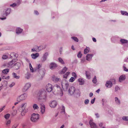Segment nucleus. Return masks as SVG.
Instances as JSON below:
<instances>
[{
	"label": "nucleus",
	"instance_id": "obj_1",
	"mask_svg": "<svg viewBox=\"0 0 128 128\" xmlns=\"http://www.w3.org/2000/svg\"><path fill=\"white\" fill-rule=\"evenodd\" d=\"M37 96L39 101L43 102L46 101L47 95L46 92L44 90H39L37 94Z\"/></svg>",
	"mask_w": 128,
	"mask_h": 128
},
{
	"label": "nucleus",
	"instance_id": "obj_2",
	"mask_svg": "<svg viewBox=\"0 0 128 128\" xmlns=\"http://www.w3.org/2000/svg\"><path fill=\"white\" fill-rule=\"evenodd\" d=\"M53 93L55 94H59L60 95L62 96H63V91L60 86L57 84L55 85L52 89Z\"/></svg>",
	"mask_w": 128,
	"mask_h": 128
},
{
	"label": "nucleus",
	"instance_id": "obj_3",
	"mask_svg": "<svg viewBox=\"0 0 128 128\" xmlns=\"http://www.w3.org/2000/svg\"><path fill=\"white\" fill-rule=\"evenodd\" d=\"M62 87L64 90L67 91L69 87L68 83L65 80L62 81L61 82Z\"/></svg>",
	"mask_w": 128,
	"mask_h": 128
},
{
	"label": "nucleus",
	"instance_id": "obj_4",
	"mask_svg": "<svg viewBox=\"0 0 128 128\" xmlns=\"http://www.w3.org/2000/svg\"><path fill=\"white\" fill-rule=\"evenodd\" d=\"M39 118V115L38 114L34 113L32 114L30 119L32 122H35L38 120Z\"/></svg>",
	"mask_w": 128,
	"mask_h": 128
},
{
	"label": "nucleus",
	"instance_id": "obj_5",
	"mask_svg": "<svg viewBox=\"0 0 128 128\" xmlns=\"http://www.w3.org/2000/svg\"><path fill=\"white\" fill-rule=\"evenodd\" d=\"M16 59H14L12 61L9 62L8 64H4L3 66L6 67H7L9 68H11L12 66V65L15 62H16Z\"/></svg>",
	"mask_w": 128,
	"mask_h": 128
},
{
	"label": "nucleus",
	"instance_id": "obj_6",
	"mask_svg": "<svg viewBox=\"0 0 128 128\" xmlns=\"http://www.w3.org/2000/svg\"><path fill=\"white\" fill-rule=\"evenodd\" d=\"M27 97V94L25 93H24L18 96L17 100L18 102H20L21 101L25 100Z\"/></svg>",
	"mask_w": 128,
	"mask_h": 128
},
{
	"label": "nucleus",
	"instance_id": "obj_7",
	"mask_svg": "<svg viewBox=\"0 0 128 128\" xmlns=\"http://www.w3.org/2000/svg\"><path fill=\"white\" fill-rule=\"evenodd\" d=\"M11 11V10L10 8H7L5 9L3 12L2 15L4 17L7 16L9 14Z\"/></svg>",
	"mask_w": 128,
	"mask_h": 128
},
{
	"label": "nucleus",
	"instance_id": "obj_8",
	"mask_svg": "<svg viewBox=\"0 0 128 128\" xmlns=\"http://www.w3.org/2000/svg\"><path fill=\"white\" fill-rule=\"evenodd\" d=\"M26 103H25L22 104L21 106L22 110L21 111L20 110V111L24 112V113L27 112H28V109L26 108Z\"/></svg>",
	"mask_w": 128,
	"mask_h": 128
},
{
	"label": "nucleus",
	"instance_id": "obj_9",
	"mask_svg": "<svg viewBox=\"0 0 128 128\" xmlns=\"http://www.w3.org/2000/svg\"><path fill=\"white\" fill-rule=\"evenodd\" d=\"M76 91V88L73 86L70 87L68 90L69 94L70 95H72L74 94Z\"/></svg>",
	"mask_w": 128,
	"mask_h": 128
},
{
	"label": "nucleus",
	"instance_id": "obj_10",
	"mask_svg": "<svg viewBox=\"0 0 128 128\" xmlns=\"http://www.w3.org/2000/svg\"><path fill=\"white\" fill-rule=\"evenodd\" d=\"M40 112L42 114H43L45 112V106L44 104L42 103L40 104Z\"/></svg>",
	"mask_w": 128,
	"mask_h": 128
},
{
	"label": "nucleus",
	"instance_id": "obj_11",
	"mask_svg": "<svg viewBox=\"0 0 128 128\" xmlns=\"http://www.w3.org/2000/svg\"><path fill=\"white\" fill-rule=\"evenodd\" d=\"M46 91L48 92H50L53 89L52 85L49 84L46 85Z\"/></svg>",
	"mask_w": 128,
	"mask_h": 128
},
{
	"label": "nucleus",
	"instance_id": "obj_12",
	"mask_svg": "<svg viewBox=\"0 0 128 128\" xmlns=\"http://www.w3.org/2000/svg\"><path fill=\"white\" fill-rule=\"evenodd\" d=\"M48 55V54L47 52H46L44 53L42 58L41 62H43L46 61Z\"/></svg>",
	"mask_w": 128,
	"mask_h": 128
},
{
	"label": "nucleus",
	"instance_id": "obj_13",
	"mask_svg": "<svg viewBox=\"0 0 128 128\" xmlns=\"http://www.w3.org/2000/svg\"><path fill=\"white\" fill-rule=\"evenodd\" d=\"M31 86V84L30 83H26L23 88V90L24 91L26 92V91Z\"/></svg>",
	"mask_w": 128,
	"mask_h": 128
},
{
	"label": "nucleus",
	"instance_id": "obj_14",
	"mask_svg": "<svg viewBox=\"0 0 128 128\" xmlns=\"http://www.w3.org/2000/svg\"><path fill=\"white\" fill-rule=\"evenodd\" d=\"M57 104V102L54 100L51 101L50 104V106L52 108H55Z\"/></svg>",
	"mask_w": 128,
	"mask_h": 128
},
{
	"label": "nucleus",
	"instance_id": "obj_15",
	"mask_svg": "<svg viewBox=\"0 0 128 128\" xmlns=\"http://www.w3.org/2000/svg\"><path fill=\"white\" fill-rule=\"evenodd\" d=\"M49 66L51 69L53 70L57 67V65L54 62H52L50 63Z\"/></svg>",
	"mask_w": 128,
	"mask_h": 128
},
{
	"label": "nucleus",
	"instance_id": "obj_16",
	"mask_svg": "<svg viewBox=\"0 0 128 128\" xmlns=\"http://www.w3.org/2000/svg\"><path fill=\"white\" fill-rule=\"evenodd\" d=\"M21 64L19 62H17L15 63L13 66H14V69L17 70L19 69L21 66Z\"/></svg>",
	"mask_w": 128,
	"mask_h": 128
},
{
	"label": "nucleus",
	"instance_id": "obj_17",
	"mask_svg": "<svg viewBox=\"0 0 128 128\" xmlns=\"http://www.w3.org/2000/svg\"><path fill=\"white\" fill-rule=\"evenodd\" d=\"M106 86L108 88H111L112 86V81H107L106 84Z\"/></svg>",
	"mask_w": 128,
	"mask_h": 128
},
{
	"label": "nucleus",
	"instance_id": "obj_18",
	"mask_svg": "<svg viewBox=\"0 0 128 128\" xmlns=\"http://www.w3.org/2000/svg\"><path fill=\"white\" fill-rule=\"evenodd\" d=\"M89 124L92 128H97L96 124L92 121V120H90L89 121Z\"/></svg>",
	"mask_w": 128,
	"mask_h": 128
},
{
	"label": "nucleus",
	"instance_id": "obj_19",
	"mask_svg": "<svg viewBox=\"0 0 128 128\" xmlns=\"http://www.w3.org/2000/svg\"><path fill=\"white\" fill-rule=\"evenodd\" d=\"M38 71L40 74V76L41 77H42L44 76L45 74V71L44 69H41Z\"/></svg>",
	"mask_w": 128,
	"mask_h": 128
},
{
	"label": "nucleus",
	"instance_id": "obj_20",
	"mask_svg": "<svg viewBox=\"0 0 128 128\" xmlns=\"http://www.w3.org/2000/svg\"><path fill=\"white\" fill-rule=\"evenodd\" d=\"M23 31V29L20 28H18L16 30V32L17 34H19L21 33Z\"/></svg>",
	"mask_w": 128,
	"mask_h": 128
},
{
	"label": "nucleus",
	"instance_id": "obj_21",
	"mask_svg": "<svg viewBox=\"0 0 128 128\" xmlns=\"http://www.w3.org/2000/svg\"><path fill=\"white\" fill-rule=\"evenodd\" d=\"M10 56L11 58H17L18 56V55L17 54L14 52H12Z\"/></svg>",
	"mask_w": 128,
	"mask_h": 128
},
{
	"label": "nucleus",
	"instance_id": "obj_22",
	"mask_svg": "<svg viewBox=\"0 0 128 128\" xmlns=\"http://www.w3.org/2000/svg\"><path fill=\"white\" fill-rule=\"evenodd\" d=\"M46 46L44 45V46H39L38 47V52H39L40 50L43 49H44L46 48Z\"/></svg>",
	"mask_w": 128,
	"mask_h": 128
},
{
	"label": "nucleus",
	"instance_id": "obj_23",
	"mask_svg": "<svg viewBox=\"0 0 128 128\" xmlns=\"http://www.w3.org/2000/svg\"><path fill=\"white\" fill-rule=\"evenodd\" d=\"M115 103L116 105H119L120 104V101L119 99L117 97L114 98Z\"/></svg>",
	"mask_w": 128,
	"mask_h": 128
},
{
	"label": "nucleus",
	"instance_id": "obj_24",
	"mask_svg": "<svg viewBox=\"0 0 128 128\" xmlns=\"http://www.w3.org/2000/svg\"><path fill=\"white\" fill-rule=\"evenodd\" d=\"M125 76V75H122L120 76L119 78V82H122L126 78Z\"/></svg>",
	"mask_w": 128,
	"mask_h": 128
},
{
	"label": "nucleus",
	"instance_id": "obj_25",
	"mask_svg": "<svg viewBox=\"0 0 128 128\" xmlns=\"http://www.w3.org/2000/svg\"><path fill=\"white\" fill-rule=\"evenodd\" d=\"M31 56L32 58L35 59L39 56V54L38 53L33 54H31Z\"/></svg>",
	"mask_w": 128,
	"mask_h": 128
},
{
	"label": "nucleus",
	"instance_id": "obj_26",
	"mask_svg": "<svg viewBox=\"0 0 128 128\" xmlns=\"http://www.w3.org/2000/svg\"><path fill=\"white\" fill-rule=\"evenodd\" d=\"M93 56L92 54H87L86 56V60H90L92 58Z\"/></svg>",
	"mask_w": 128,
	"mask_h": 128
},
{
	"label": "nucleus",
	"instance_id": "obj_27",
	"mask_svg": "<svg viewBox=\"0 0 128 128\" xmlns=\"http://www.w3.org/2000/svg\"><path fill=\"white\" fill-rule=\"evenodd\" d=\"M11 121L10 120H6L5 122V124L7 127L9 126L10 124Z\"/></svg>",
	"mask_w": 128,
	"mask_h": 128
},
{
	"label": "nucleus",
	"instance_id": "obj_28",
	"mask_svg": "<svg viewBox=\"0 0 128 128\" xmlns=\"http://www.w3.org/2000/svg\"><path fill=\"white\" fill-rule=\"evenodd\" d=\"M78 80L80 82L79 84L80 85H82L84 84V81L82 79L79 78Z\"/></svg>",
	"mask_w": 128,
	"mask_h": 128
},
{
	"label": "nucleus",
	"instance_id": "obj_29",
	"mask_svg": "<svg viewBox=\"0 0 128 128\" xmlns=\"http://www.w3.org/2000/svg\"><path fill=\"white\" fill-rule=\"evenodd\" d=\"M13 77L14 78L16 79H18L20 78V76H17V74L13 72L12 74Z\"/></svg>",
	"mask_w": 128,
	"mask_h": 128
},
{
	"label": "nucleus",
	"instance_id": "obj_30",
	"mask_svg": "<svg viewBox=\"0 0 128 128\" xmlns=\"http://www.w3.org/2000/svg\"><path fill=\"white\" fill-rule=\"evenodd\" d=\"M67 68L66 67H64L62 70H61L60 72V74H64L66 71L67 70Z\"/></svg>",
	"mask_w": 128,
	"mask_h": 128
},
{
	"label": "nucleus",
	"instance_id": "obj_31",
	"mask_svg": "<svg viewBox=\"0 0 128 128\" xmlns=\"http://www.w3.org/2000/svg\"><path fill=\"white\" fill-rule=\"evenodd\" d=\"M33 108L34 110H38L39 108V107L36 104H33Z\"/></svg>",
	"mask_w": 128,
	"mask_h": 128
},
{
	"label": "nucleus",
	"instance_id": "obj_32",
	"mask_svg": "<svg viewBox=\"0 0 128 128\" xmlns=\"http://www.w3.org/2000/svg\"><path fill=\"white\" fill-rule=\"evenodd\" d=\"M53 81L55 82H58V81H61L60 79L59 78H58L56 77H54L53 78Z\"/></svg>",
	"mask_w": 128,
	"mask_h": 128
},
{
	"label": "nucleus",
	"instance_id": "obj_33",
	"mask_svg": "<svg viewBox=\"0 0 128 128\" xmlns=\"http://www.w3.org/2000/svg\"><path fill=\"white\" fill-rule=\"evenodd\" d=\"M30 74L28 72L26 74L25 78L28 79H29L30 77Z\"/></svg>",
	"mask_w": 128,
	"mask_h": 128
},
{
	"label": "nucleus",
	"instance_id": "obj_34",
	"mask_svg": "<svg viewBox=\"0 0 128 128\" xmlns=\"http://www.w3.org/2000/svg\"><path fill=\"white\" fill-rule=\"evenodd\" d=\"M120 41L122 44L127 43L128 44V41L124 39H121Z\"/></svg>",
	"mask_w": 128,
	"mask_h": 128
},
{
	"label": "nucleus",
	"instance_id": "obj_35",
	"mask_svg": "<svg viewBox=\"0 0 128 128\" xmlns=\"http://www.w3.org/2000/svg\"><path fill=\"white\" fill-rule=\"evenodd\" d=\"M9 71V70L8 69H6L2 71V72L4 74H7Z\"/></svg>",
	"mask_w": 128,
	"mask_h": 128
},
{
	"label": "nucleus",
	"instance_id": "obj_36",
	"mask_svg": "<svg viewBox=\"0 0 128 128\" xmlns=\"http://www.w3.org/2000/svg\"><path fill=\"white\" fill-rule=\"evenodd\" d=\"M85 74L86 76V78L88 79H89L90 78V73L86 71Z\"/></svg>",
	"mask_w": 128,
	"mask_h": 128
},
{
	"label": "nucleus",
	"instance_id": "obj_37",
	"mask_svg": "<svg viewBox=\"0 0 128 128\" xmlns=\"http://www.w3.org/2000/svg\"><path fill=\"white\" fill-rule=\"evenodd\" d=\"M70 72H67L63 75V77L64 78H67L68 75L70 74Z\"/></svg>",
	"mask_w": 128,
	"mask_h": 128
},
{
	"label": "nucleus",
	"instance_id": "obj_38",
	"mask_svg": "<svg viewBox=\"0 0 128 128\" xmlns=\"http://www.w3.org/2000/svg\"><path fill=\"white\" fill-rule=\"evenodd\" d=\"M120 12L121 14L122 15L128 16V13L126 12L121 10Z\"/></svg>",
	"mask_w": 128,
	"mask_h": 128
},
{
	"label": "nucleus",
	"instance_id": "obj_39",
	"mask_svg": "<svg viewBox=\"0 0 128 128\" xmlns=\"http://www.w3.org/2000/svg\"><path fill=\"white\" fill-rule=\"evenodd\" d=\"M76 93L74 94L75 96L76 97H78L80 96V93L79 91L77 92L76 90L75 91Z\"/></svg>",
	"mask_w": 128,
	"mask_h": 128
},
{
	"label": "nucleus",
	"instance_id": "obj_40",
	"mask_svg": "<svg viewBox=\"0 0 128 128\" xmlns=\"http://www.w3.org/2000/svg\"><path fill=\"white\" fill-rule=\"evenodd\" d=\"M89 51V48H86L84 50V54H86Z\"/></svg>",
	"mask_w": 128,
	"mask_h": 128
},
{
	"label": "nucleus",
	"instance_id": "obj_41",
	"mask_svg": "<svg viewBox=\"0 0 128 128\" xmlns=\"http://www.w3.org/2000/svg\"><path fill=\"white\" fill-rule=\"evenodd\" d=\"M58 60L59 62L62 64H64L63 60L61 58H58Z\"/></svg>",
	"mask_w": 128,
	"mask_h": 128
},
{
	"label": "nucleus",
	"instance_id": "obj_42",
	"mask_svg": "<svg viewBox=\"0 0 128 128\" xmlns=\"http://www.w3.org/2000/svg\"><path fill=\"white\" fill-rule=\"evenodd\" d=\"M10 114H8L4 116V117L6 119H8L10 116Z\"/></svg>",
	"mask_w": 128,
	"mask_h": 128
},
{
	"label": "nucleus",
	"instance_id": "obj_43",
	"mask_svg": "<svg viewBox=\"0 0 128 128\" xmlns=\"http://www.w3.org/2000/svg\"><path fill=\"white\" fill-rule=\"evenodd\" d=\"M122 119L124 121H128V116H123L122 118Z\"/></svg>",
	"mask_w": 128,
	"mask_h": 128
},
{
	"label": "nucleus",
	"instance_id": "obj_44",
	"mask_svg": "<svg viewBox=\"0 0 128 128\" xmlns=\"http://www.w3.org/2000/svg\"><path fill=\"white\" fill-rule=\"evenodd\" d=\"M76 78L74 77H72L69 80V81L70 82H73Z\"/></svg>",
	"mask_w": 128,
	"mask_h": 128
},
{
	"label": "nucleus",
	"instance_id": "obj_45",
	"mask_svg": "<svg viewBox=\"0 0 128 128\" xmlns=\"http://www.w3.org/2000/svg\"><path fill=\"white\" fill-rule=\"evenodd\" d=\"M72 39L75 41L78 42V40L76 37H71Z\"/></svg>",
	"mask_w": 128,
	"mask_h": 128
},
{
	"label": "nucleus",
	"instance_id": "obj_46",
	"mask_svg": "<svg viewBox=\"0 0 128 128\" xmlns=\"http://www.w3.org/2000/svg\"><path fill=\"white\" fill-rule=\"evenodd\" d=\"M97 80L96 79V76H95L94 78H93L92 80V82L96 84L97 82Z\"/></svg>",
	"mask_w": 128,
	"mask_h": 128
},
{
	"label": "nucleus",
	"instance_id": "obj_47",
	"mask_svg": "<svg viewBox=\"0 0 128 128\" xmlns=\"http://www.w3.org/2000/svg\"><path fill=\"white\" fill-rule=\"evenodd\" d=\"M29 66L31 72H33V68L32 67L31 64L30 63L29 64Z\"/></svg>",
	"mask_w": 128,
	"mask_h": 128
},
{
	"label": "nucleus",
	"instance_id": "obj_48",
	"mask_svg": "<svg viewBox=\"0 0 128 128\" xmlns=\"http://www.w3.org/2000/svg\"><path fill=\"white\" fill-rule=\"evenodd\" d=\"M42 66L40 64H38L37 67V69H36V70H37V71H38L40 70V68Z\"/></svg>",
	"mask_w": 128,
	"mask_h": 128
},
{
	"label": "nucleus",
	"instance_id": "obj_49",
	"mask_svg": "<svg viewBox=\"0 0 128 128\" xmlns=\"http://www.w3.org/2000/svg\"><path fill=\"white\" fill-rule=\"evenodd\" d=\"M89 102V100L88 99H86L84 101V103L86 104H88Z\"/></svg>",
	"mask_w": 128,
	"mask_h": 128
},
{
	"label": "nucleus",
	"instance_id": "obj_50",
	"mask_svg": "<svg viewBox=\"0 0 128 128\" xmlns=\"http://www.w3.org/2000/svg\"><path fill=\"white\" fill-rule=\"evenodd\" d=\"M82 56V54L80 52L78 54L77 56L79 58H80Z\"/></svg>",
	"mask_w": 128,
	"mask_h": 128
},
{
	"label": "nucleus",
	"instance_id": "obj_51",
	"mask_svg": "<svg viewBox=\"0 0 128 128\" xmlns=\"http://www.w3.org/2000/svg\"><path fill=\"white\" fill-rule=\"evenodd\" d=\"M72 76H74V77L76 78L77 77V76L76 75V74L74 72H72Z\"/></svg>",
	"mask_w": 128,
	"mask_h": 128
},
{
	"label": "nucleus",
	"instance_id": "obj_52",
	"mask_svg": "<svg viewBox=\"0 0 128 128\" xmlns=\"http://www.w3.org/2000/svg\"><path fill=\"white\" fill-rule=\"evenodd\" d=\"M8 56L6 55H5L2 56V58L3 59H6L8 58Z\"/></svg>",
	"mask_w": 128,
	"mask_h": 128
},
{
	"label": "nucleus",
	"instance_id": "obj_53",
	"mask_svg": "<svg viewBox=\"0 0 128 128\" xmlns=\"http://www.w3.org/2000/svg\"><path fill=\"white\" fill-rule=\"evenodd\" d=\"M65 107L64 106H62V112H63L64 113L65 112Z\"/></svg>",
	"mask_w": 128,
	"mask_h": 128
},
{
	"label": "nucleus",
	"instance_id": "obj_54",
	"mask_svg": "<svg viewBox=\"0 0 128 128\" xmlns=\"http://www.w3.org/2000/svg\"><path fill=\"white\" fill-rule=\"evenodd\" d=\"M119 89V88L117 86H116L115 88V91L116 92Z\"/></svg>",
	"mask_w": 128,
	"mask_h": 128
},
{
	"label": "nucleus",
	"instance_id": "obj_55",
	"mask_svg": "<svg viewBox=\"0 0 128 128\" xmlns=\"http://www.w3.org/2000/svg\"><path fill=\"white\" fill-rule=\"evenodd\" d=\"M95 98H94L93 99H92L91 100V102L92 104H93L94 103V102H95Z\"/></svg>",
	"mask_w": 128,
	"mask_h": 128
},
{
	"label": "nucleus",
	"instance_id": "obj_56",
	"mask_svg": "<svg viewBox=\"0 0 128 128\" xmlns=\"http://www.w3.org/2000/svg\"><path fill=\"white\" fill-rule=\"evenodd\" d=\"M123 68L124 69V70L125 71L128 72V69H127L126 67L124 66H123Z\"/></svg>",
	"mask_w": 128,
	"mask_h": 128
},
{
	"label": "nucleus",
	"instance_id": "obj_57",
	"mask_svg": "<svg viewBox=\"0 0 128 128\" xmlns=\"http://www.w3.org/2000/svg\"><path fill=\"white\" fill-rule=\"evenodd\" d=\"M15 85V83L14 82H13L10 85V87H12L13 86H14Z\"/></svg>",
	"mask_w": 128,
	"mask_h": 128
},
{
	"label": "nucleus",
	"instance_id": "obj_58",
	"mask_svg": "<svg viewBox=\"0 0 128 128\" xmlns=\"http://www.w3.org/2000/svg\"><path fill=\"white\" fill-rule=\"evenodd\" d=\"M10 6L13 7H14L16 6V4L14 3L12 4H10Z\"/></svg>",
	"mask_w": 128,
	"mask_h": 128
},
{
	"label": "nucleus",
	"instance_id": "obj_59",
	"mask_svg": "<svg viewBox=\"0 0 128 128\" xmlns=\"http://www.w3.org/2000/svg\"><path fill=\"white\" fill-rule=\"evenodd\" d=\"M5 106H4L2 108L0 109V112H1L2 110H3L5 108Z\"/></svg>",
	"mask_w": 128,
	"mask_h": 128
},
{
	"label": "nucleus",
	"instance_id": "obj_60",
	"mask_svg": "<svg viewBox=\"0 0 128 128\" xmlns=\"http://www.w3.org/2000/svg\"><path fill=\"white\" fill-rule=\"evenodd\" d=\"M16 111L15 110L14 111V112L13 113V112H12V115L14 116V115H15V114H16Z\"/></svg>",
	"mask_w": 128,
	"mask_h": 128
},
{
	"label": "nucleus",
	"instance_id": "obj_61",
	"mask_svg": "<svg viewBox=\"0 0 128 128\" xmlns=\"http://www.w3.org/2000/svg\"><path fill=\"white\" fill-rule=\"evenodd\" d=\"M103 123L100 122L99 124V126L100 127H101L103 126Z\"/></svg>",
	"mask_w": 128,
	"mask_h": 128
},
{
	"label": "nucleus",
	"instance_id": "obj_62",
	"mask_svg": "<svg viewBox=\"0 0 128 128\" xmlns=\"http://www.w3.org/2000/svg\"><path fill=\"white\" fill-rule=\"evenodd\" d=\"M34 51H35V52H38L37 51H37L34 48H33L32 49H31V52H34Z\"/></svg>",
	"mask_w": 128,
	"mask_h": 128
},
{
	"label": "nucleus",
	"instance_id": "obj_63",
	"mask_svg": "<svg viewBox=\"0 0 128 128\" xmlns=\"http://www.w3.org/2000/svg\"><path fill=\"white\" fill-rule=\"evenodd\" d=\"M112 84H115V79H113L112 80Z\"/></svg>",
	"mask_w": 128,
	"mask_h": 128
},
{
	"label": "nucleus",
	"instance_id": "obj_64",
	"mask_svg": "<svg viewBox=\"0 0 128 128\" xmlns=\"http://www.w3.org/2000/svg\"><path fill=\"white\" fill-rule=\"evenodd\" d=\"M34 13L36 15H38V13L37 10H35Z\"/></svg>",
	"mask_w": 128,
	"mask_h": 128
}]
</instances>
